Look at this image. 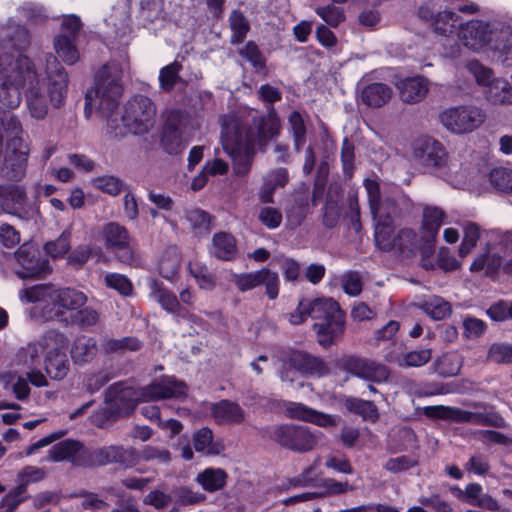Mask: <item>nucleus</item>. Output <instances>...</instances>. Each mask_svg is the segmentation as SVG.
I'll list each match as a JSON object with an SVG mask.
<instances>
[{"mask_svg":"<svg viewBox=\"0 0 512 512\" xmlns=\"http://www.w3.org/2000/svg\"><path fill=\"white\" fill-rule=\"evenodd\" d=\"M490 184L500 192H512V170L504 167H498L489 173Z\"/></svg>","mask_w":512,"mask_h":512,"instance_id":"09e8293b","label":"nucleus"},{"mask_svg":"<svg viewBox=\"0 0 512 512\" xmlns=\"http://www.w3.org/2000/svg\"><path fill=\"white\" fill-rule=\"evenodd\" d=\"M446 218L445 211L434 205H423L422 229L431 238H435Z\"/></svg>","mask_w":512,"mask_h":512,"instance_id":"473e14b6","label":"nucleus"},{"mask_svg":"<svg viewBox=\"0 0 512 512\" xmlns=\"http://www.w3.org/2000/svg\"><path fill=\"white\" fill-rule=\"evenodd\" d=\"M431 357L430 349L413 350L407 353L391 350L385 355V360L402 368H409L423 366L430 361Z\"/></svg>","mask_w":512,"mask_h":512,"instance_id":"c85d7f7f","label":"nucleus"},{"mask_svg":"<svg viewBox=\"0 0 512 512\" xmlns=\"http://www.w3.org/2000/svg\"><path fill=\"white\" fill-rule=\"evenodd\" d=\"M423 414L428 418L449 420L456 423H471L496 428L505 427L504 419L493 412H470L457 407L437 405L424 407Z\"/></svg>","mask_w":512,"mask_h":512,"instance_id":"423d86ee","label":"nucleus"},{"mask_svg":"<svg viewBox=\"0 0 512 512\" xmlns=\"http://www.w3.org/2000/svg\"><path fill=\"white\" fill-rule=\"evenodd\" d=\"M86 301L87 297L81 291L72 288L54 289L52 303L58 309L52 312L48 307H45L43 309V315L47 319H56L69 325V321L64 317V312L61 309L77 310L82 307Z\"/></svg>","mask_w":512,"mask_h":512,"instance_id":"dca6fc26","label":"nucleus"},{"mask_svg":"<svg viewBox=\"0 0 512 512\" xmlns=\"http://www.w3.org/2000/svg\"><path fill=\"white\" fill-rule=\"evenodd\" d=\"M139 462L136 449L125 448L121 445L104 446L89 451V466H105L108 464H119L123 468H131Z\"/></svg>","mask_w":512,"mask_h":512,"instance_id":"f8f14e48","label":"nucleus"},{"mask_svg":"<svg viewBox=\"0 0 512 512\" xmlns=\"http://www.w3.org/2000/svg\"><path fill=\"white\" fill-rule=\"evenodd\" d=\"M221 139L228 154L232 157L240 155L247 141L246 125L236 115L223 116Z\"/></svg>","mask_w":512,"mask_h":512,"instance_id":"2eb2a0df","label":"nucleus"},{"mask_svg":"<svg viewBox=\"0 0 512 512\" xmlns=\"http://www.w3.org/2000/svg\"><path fill=\"white\" fill-rule=\"evenodd\" d=\"M466 67L478 84L489 87L494 82L491 69L484 67L477 60L469 61Z\"/></svg>","mask_w":512,"mask_h":512,"instance_id":"774afa93","label":"nucleus"},{"mask_svg":"<svg viewBox=\"0 0 512 512\" xmlns=\"http://www.w3.org/2000/svg\"><path fill=\"white\" fill-rule=\"evenodd\" d=\"M310 318L320 320L313 325L318 336V343L330 347L344 330L345 314L339 304L331 298L309 300Z\"/></svg>","mask_w":512,"mask_h":512,"instance_id":"20e7f679","label":"nucleus"},{"mask_svg":"<svg viewBox=\"0 0 512 512\" xmlns=\"http://www.w3.org/2000/svg\"><path fill=\"white\" fill-rule=\"evenodd\" d=\"M417 14L421 20L430 25L435 34L443 37L458 35V31L463 23L456 12L444 10L435 13L428 5L420 6Z\"/></svg>","mask_w":512,"mask_h":512,"instance_id":"ddd939ff","label":"nucleus"},{"mask_svg":"<svg viewBox=\"0 0 512 512\" xmlns=\"http://www.w3.org/2000/svg\"><path fill=\"white\" fill-rule=\"evenodd\" d=\"M230 28L233 31L231 43H241L246 37L250 25L244 15L239 11H233L229 17Z\"/></svg>","mask_w":512,"mask_h":512,"instance_id":"3c124183","label":"nucleus"},{"mask_svg":"<svg viewBox=\"0 0 512 512\" xmlns=\"http://www.w3.org/2000/svg\"><path fill=\"white\" fill-rule=\"evenodd\" d=\"M288 123L294 140V148L299 152L306 141V127L303 117L298 111H293L289 115Z\"/></svg>","mask_w":512,"mask_h":512,"instance_id":"8fccbe9b","label":"nucleus"},{"mask_svg":"<svg viewBox=\"0 0 512 512\" xmlns=\"http://www.w3.org/2000/svg\"><path fill=\"white\" fill-rule=\"evenodd\" d=\"M492 21L487 22L480 19H473L462 23L461 29L458 31V38L464 46L479 51L483 47L489 45L491 41Z\"/></svg>","mask_w":512,"mask_h":512,"instance_id":"a211bd4d","label":"nucleus"},{"mask_svg":"<svg viewBox=\"0 0 512 512\" xmlns=\"http://www.w3.org/2000/svg\"><path fill=\"white\" fill-rule=\"evenodd\" d=\"M187 220L196 234L207 233L211 229V216L203 210L193 209L189 211Z\"/></svg>","mask_w":512,"mask_h":512,"instance_id":"e2e57ef3","label":"nucleus"},{"mask_svg":"<svg viewBox=\"0 0 512 512\" xmlns=\"http://www.w3.org/2000/svg\"><path fill=\"white\" fill-rule=\"evenodd\" d=\"M112 252L114 253L115 258L123 264L138 267L142 263L141 256L132 246V242L125 243L114 249Z\"/></svg>","mask_w":512,"mask_h":512,"instance_id":"bf43d9fd","label":"nucleus"},{"mask_svg":"<svg viewBox=\"0 0 512 512\" xmlns=\"http://www.w3.org/2000/svg\"><path fill=\"white\" fill-rule=\"evenodd\" d=\"M438 119L447 130L462 134L478 128L484 122L485 114L478 107L463 105L445 109Z\"/></svg>","mask_w":512,"mask_h":512,"instance_id":"9d476101","label":"nucleus"},{"mask_svg":"<svg viewBox=\"0 0 512 512\" xmlns=\"http://www.w3.org/2000/svg\"><path fill=\"white\" fill-rule=\"evenodd\" d=\"M211 253L221 260H231L236 254L234 237L225 232L214 235Z\"/></svg>","mask_w":512,"mask_h":512,"instance_id":"72a5a7b5","label":"nucleus"},{"mask_svg":"<svg viewBox=\"0 0 512 512\" xmlns=\"http://www.w3.org/2000/svg\"><path fill=\"white\" fill-rule=\"evenodd\" d=\"M345 406L349 411L362 416L365 420L375 422L379 417L377 407L372 401L347 398Z\"/></svg>","mask_w":512,"mask_h":512,"instance_id":"79ce46f5","label":"nucleus"},{"mask_svg":"<svg viewBox=\"0 0 512 512\" xmlns=\"http://www.w3.org/2000/svg\"><path fill=\"white\" fill-rule=\"evenodd\" d=\"M463 329V336L466 339H477L484 335L487 329V325L481 319L467 316L463 320Z\"/></svg>","mask_w":512,"mask_h":512,"instance_id":"338daca9","label":"nucleus"},{"mask_svg":"<svg viewBox=\"0 0 512 512\" xmlns=\"http://www.w3.org/2000/svg\"><path fill=\"white\" fill-rule=\"evenodd\" d=\"M462 365L460 357L455 353H446L437 358L433 368L441 377H452L459 373Z\"/></svg>","mask_w":512,"mask_h":512,"instance_id":"e433bc0d","label":"nucleus"},{"mask_svg":"<svg viewBox=\"0 0 512 512\" xmlns=\"http://www.w3.org/2000/svg\"><path fill=\"white\" fill-rule=\"evenodd\" d=\"M27 498L28 496L24 487L16 486L2 498L0 512H14Z\"/></svg>","mask_w":512,"mask_h":512,"instance_id":"6e6d98bb","label":"nucleus"},{"mask_svg":"<svg viewBox=\"0 0 512 512\" xmlns=\"http://www.w3.org/2000/svg\"><path fill=\"white\" fill-rule=\"evenodd\" d=\"M43 341L47 348L45 371L52 379L61 380L66 377L70 368L65 352L68 339L63 333L50 330L45 334Z\"/></svg>","mask_w":512,"mask_h":512,"instance_id":"6e6552de","label":"nucleus"},{"mask_svg":"<svg viewBox=\"0 0 512 512\" xmlns=\"http://www.w3.org/2000/svg\"><path fill=\"white\" fill-rule=\"evenodd\" d=\"M185 383L173 378H163L153 382L140 391L118 382L110 385L105 391L104 417L114 420L133 412L139 401H157L166 398H179L186 395Z\"/></svg>","mask_w":512,"mask_h":512,"instance_id":"7ed1b4c3","label":"nucleus"},{"mask_svg":"<svg viewBox=\"0 0 512 512\" xmlns=\"http://www.w3.org/2000/svg\"><path fill=\"white\" fill-rule=\"evenodd\" d=\"M371 214L376 221H391L399 214L396 201L391 197L379 200L376 205L370 208Z\"/></svg>","mask_w":512,"mask_h":512,"instance_id":"a18cd8bd","label":"nucleus"},{"mask_svg":"<svg viewBox=\"0 0 512 512\" xmlns=\"http://www.w3.org/2000/svg\"><path fill=\"white\" fill-rule=\"evenodd\" d=\"M489 46L498 52V60L504 66L512 65V26L501 21H492Z\"/></svg>","mask_w":512,"mask_h":512,"instance_id":"aec40b11","label":"nucleus"},{"mask_svg":"<svg viewBox=\"0 0 512 512\" xmlns=\"http://www.w3.org/2000/svg\"><path fill=\"white\" fill-rule=\"evenodd\" d=\"M344 368L358 378L375 383L385 382L390 375L385 365L366 358L349 357L344 361Z\"/></svg>","mask_w":512,"mask_h":512,"instance_id":"6ab92c4d","label":"nucleus"},{"mask_svg":"<svg viewBox=\"0 0 512 512\" xmlns=\"http://www.w3.org/2000/svg\"><path fill=\"white\" fill-rule=\"evenodd\" d=\"M193 445L197 452L205 455H219L224 451L223 443L213 440V432L208 427H203L194 433Z\"/></svg>","mask_w":512,"mask_h":512,"instance_id":"2f4dec72","label":"nucleus"},{"mask_svg":"<svg viewBox=\"0 0 512 512\" xmlns=\"http://www.w3.org/2000/svg\"><path fill=\"white\" fill-rule=\"evenodd\" d=\"M414 158L428 168L442 167L446 164L447 153L442 144L432 138L420 140L414 148Z\"/></svg>","mask_w":512,"mask_h":512,"instance_id":"4be33fe9","label":"nucleus"},{"mask_svg":"<svg viewBox=\"0 0 512 512\" xmlns=\"http://www.w3.org/2000/svg\"><path fill=\"white\" fill-rule=\"evenodd\" d=\"M211 413L218 424H240L245 420V412L239 404L230 400L214 403Z\"/></svg>","mask_w":512,"mask_h":512,"instance_id":"bb28decb","label":"nucleus"},{"mask_svg":"<svg viewBox=\"0 0 512 512\" xmlns=\"http://www.w3.org/2000/svg\"><path fill=\"white\" fill-rule=\"evenodd\" d=\"M54 287L50 284L35 285L19 292V298L24 303L50 301L52 303Z\"/></svg>","mask_w":512,"mask_h":512,"instance_id":"ea45409f","label":"nucleus"},{"mask_svg":"<svg viewBox=\"0 0 512 512\" xmlns=\"http://www.w3.org/2000/svg\"><path fill=\"white\" fill-rule=\"evenodd\" d=\"M48 459L54 462L68 460L75 466L88 467L89 450L79 441L65 440L49 450Z\"/></svg>","mask_w":512,"mask_h":512,"instance_id":"412c9836","label":"nucleus"},{"mask_svg":"<svg viewBox=\"0 0 512 512\" xmlns=\"http://www.w3.org/2000/svg\"><path fill=\"white\" fill-rule=\"evenodd\" d=\"M181 69L182 65L174 61L160 70L159 85L163 91L170 92L173 90L175 85L181 80L179 75Z\"/></svg>","mask_w":512,"mask_h":512,"instance_id":"de8ad7c7","label":"nucleus"},{"mask_svg":"<svg viewBox=\"0 0 512 512\" xmlns=\"http://www.w3.org/2000/svg\"><path fill=\"white\" fill-rule=\"evenodd\" d=\"M15 258L22 267L17 275L22 278H40L50 272L47 260H41L38 249L30 243H24L15 252Z\"/></svg>","mask_w":512,"mask_h":512,"instance_id":"f3484780","label":"nucleus"},{"mask_svg":"<svg viewBox=\"0 0 512 512\" xmlns=\"http://www.w3.org/2000/svg\"><path fill=\"white\" fill-rule=\"evenodd\" d=\"M190 272L201 289L212 290L216 286V276L206 266L194 265Z\"/></svg>","mask_w":512,"mask_h":512,"instance_id":"69168bd1","label":"nucleus"},{"mask_svg":"<svg viewBox=\"0 0 512 512\" xmlns=\"http://www.w3.org/2000/svg\"><path fill=\"white\" fill-rule=\"evenodd\" d=\"M391 221H376L375 242L382 251H391L395 248L396 235Z\"/></svg>","mask_w":512,"mask_h":512,"instance_id":"4c0bfd02","label":"nucleus"},{"mask_svg":"<svg viewBox=\"0 0 512 512\" xmlns=\"http://www.w3.org/2000/svg\"><path fill=\"white\" fill-rule=\"evenodd\" d=\"M263 435L280 446L298 453L312 451L323 438V433L320 431H312L308 427L292 424L268 427Z\"/></svg>","mask_w":512,"mask_h":512,"instance_id":"39448f33","label":"nucleus"},{"mask_svg":"<svg viewBox=\"0 0 512 512\" xmlns=\"http://www.w3.org/2000/svg\"><path fill=\"white\" fill-rule=\"evenodd\" d=\"M154 298L170 313L181 315L184 311L174 293L158 286L153 290Z\"/></svg>","mask_w":512,"mask_h":512,"instance_id":"864d4df0","label":"nucleus"},{"mask_svg":"<svg viewBox=\"0 0 512 512\" xmlns=\"http://www.w3.org/2000/svg\"><path fill=\"white\" fill-rule=\"evenodd\" d=\"M162 119L160 146L168 154L178 155L186 146L184 133L188 125V116L181 110L170 109L163 112Z\"/></svg>","mask_w":512,"mask_h":512,"instance_id":"0eeeda50","label":"nucleus"},{"mask_svg":"<svg viewBox=\"0 0 512 512\" xmlns=\"http://www.w3.org/2000/svg\"><path fill=\"white\" fill-rule=\"evenodd\" d=\"M393 90L385 83L374 82L362 87L360 100L363 104L371 108H381L385 106L392 98Z\"/></svg>","mask_w":512,"mask_h":512,"instance_id":"393cba45","label":"nucleus"},{"mask_svg":"<svg viewBox=\"0 0 512 512\" xmlns=\"http://www.w3.org/2000/svg\"><path fill=\"white\" fill-rule=\"evenodd\" d=\"M418 247V239L416 233L410 228L399 230L396 235L395 248L403 256L412 255Z\"/></svg>","mask_w":512,"mask_h":512,"instance_id":"c03bdc74","label":"nucleus"},{"mask_svg":"<svg viewBox=\"0 0 512 512\" xmlns=\"http://www.w3.org/2000/svg\"><path fill=\"white\" fill-rule=\"evenodd\" d=\"M226 478L227 474L224 470L208 468L197 476V481L205 490L214 492L224 487Z\"/></svg>","mask_w":512,"mask_h":512,"instance_id":"58836bf2","label":"nucleus"},{"mask_svg":"<svg viewBox=\"0 0 512 512\" xmlns=\"http://www.w3.org/2000/svg\"><path fill=\"white\" fill-rule=\"evenodd\" d=\"M259 282L265 287V294L269 299L274 300L278 297L280 280L276 272L267 268L261 269Z\"/></svg>","mask_w":512,"mask_h":512,"instance_id":"052dcab7","label":"nucleus"},{"mask_svg":"<svg viewBox=\"0 0 512 512\" xmlns=\"http://www.w3.org/2000/svg\"><path fill=\"white\" fill-rule=\"evenodd\" d=\"M30 115L44 119L50 108L60 109L65 105L69 76L55 55L45 56V77L40 78L32 61L21 52L0 55V103L9 109L20 105L22 88Z\"/></svg>","mask_w":512,"mask_h":512,"instance_id":"f257e3e1","label":"nucleus"},{"mask_svg":"<svg viewBox=\"0 0 512 512\" xmlns=\"http://www.w3.org/2000/svg\"><path fill=\"white\" fill-rule=\"evenodd\" d=\"M278 359L283 365H289L302 374L324 376L329 373L327 364L319 357L301 350H282Z\"/></svg>","mask_w":512,"mask_h":512,"instance_id":"4468645a","label":"nucleus"},{"mask_svg":"<svg viewBox=\"0 0 512 512\" xmlns=\"http://www.w3.org/2000/svg\"><path fill=\"white\" fill-rule=\"evenodd\" d=\"M486 95L493 104H512V87L505 81L493 82L488 87Z\"/></svg>","mask_w":512,"mask_h":512,"instance_id":"49530a36","label":"nucleus"},{"mask_svg":"<svg viewBox=\"0 0 512 512\" xmlns=\"http://www.w3.org/2000/svg\"><path fill=\"white\" fill-rule=\"evenodd\" d=\"M1 379L5 387L9 385L11 386V389L18 400H25L28 398L30 394V387L26 378L8 373L6 375H2Z\"/></svg>","mask_w":512,"mask_h":512,"instance_id":"603ef678","label":"nucleus"},{"mask_svg":"<svg viewBox=\"0 0 512 512\" xmlns=\"http://www.w3.org/2000/svg\"><path fill=\"white\" fill-rule=\"evenodd\" d=\"M286 412L288 417L292 419L310 422L322 428L336 427L339 422L338 416L325 414L302 403H291Z\"/></svg>","mask_w":512,"mask_h":512,"instance_id":"5701e85b","label":"nucleus"},{"mask_svg":"<svg viewBox=\"0 0 512 512\" xmlns=\"http://www.w3.org/2000/svg\"><path fill=\"white\" fill-rule=\"evenodd\" d=\"M181 265V255L176 248L167 249L160 258V274L167 279L177 275Z\"/></svg>","mask_w":512,"mask_h":512,"instance_id":"a19ab883","label":"nucleus"},{"mask_svg":"<svg viewBox=\"0 0 512 512\" xmlns=\"http://www.w3.org/2000/svg\"><path fill=\"white\" fill-rule=\"evenodd\" d=\"M239 54L251 63L256 72L265 71V58L254 42H248L239 50Z\"/></svg>","mask_w":512,"mask_h":512,"instance_id":"680f3d73","label":"nucleus"},{"mask_svg":"<svg viewBox=\"0 0 512 512\" xmlns=\"http://www.w3.org/2000/svg\"><path fill=\"white\" fill-rule=\"evenodd\" d=\"M123 73V65L115 61L99 69L95 76L94 87L85 95V114L89 117L93 111H96L106 117L108 125L115 131V136H122L127 132L143 135L153 127L156 116V106L149 97L136 95L127 102L121 117L125 130L118 129L115 125L116 119L112 118L123 91Z\"/></svg>","mask_w":512,"mask_h":512,"instance_id":"f03ea898","label":"nucleus"},{"mask_svg":"<svg viewBox=\"0 0 512 512\" xmlns=\"http://www.w3.org/2000/svg\"><path fill=\"white\" fill-rule=\"evenodd\" d=\"M100 320L99 312L92 307H85L76 311L69 321V324H74L82 329L95 326Z\"/></svg>","mask_w":512,"mask_h":512,"instance_id":"5fc2aeb1","label":"nucleus"},{"mask_svg":"<svg viewBox=\"0 0 512 512\" xmlns=\"http://www.w3.org/2000/svg\"><path fill=\"white\" fill-rule=\"evenodd\" d=\"M421 308L435 320L445 319L452 312L450 303L439 296L431 297L421 305Z\"/></svg>","mask_w":512,"mask_h":512,"instance_id":"37998d69","label":"nucleus"},{"mask_svg":"<svg viewBox=\"0 0 512 512\" xmlns=\"http://www.w3.org/2000/svg\"><path fill=\"white\" fill-rule=\"evenodd\" d=\"M139 460L144 461H157L160 464H167L171 461V453L168 449L146 445L138 453Z\"/></svg>","mask_w":512,"mask_h":512,"instance_id":"0e129e2a","label":"nucleus"},{"mask_svg":"<svg viewBox=\"0 0 512 512\" xmlns=\"http://www.w3.org/2000/svg\"><path fill=\"white\" fill-rule=\"evenodd\" d=\"M464 237L463 241L459 247V255L461 257H466L471 250L476 246L479 240V227L472 222H468L464 225Z\"/></svg>","mask_w":512,"mask_h":512,"instance_id":"4d7b16f0","label":"nucleus"},{"mask_svg":"<svg viewBox=\"0 0 512 512\" xmlns=\"http://www.w3.org/2000/svg\"><path fill=\"white\" fill-rule=\"evenodd\" d=\"M340 187L338 185H330L322 222L327 228H333L337 225L340 218L341 210L338 200L334 199V195L338 196Z\"/></svg>","mask_w":512,"mask_h":512,"instance_id":"c9c22d12","label":"nucleus"},{"mask_svg":"<svg viewBox=\"0 0 512 512\" xmlns=\"http://www.w3.org/2000/svg\"><path fill=\"white\" fill-rule=\"evenodd\" d=\"M82 23L78 16L64 17L60 33L54 38L53 46L58 57L67 65H73L80 59L77 40Z\"/></svg>","mask_w":512,"mask_h":512,"instance_id":"9b49d317","label":"nucleus"},{"mask_svg":"<svg viewBox=\"0 0 512 512\" xmlns=\"http://www.w3.org/2000/svg\"><path fill=\"white\" fill-rule=\"evenodd\" d=\"M289 181V175L286 168H277L269 171L265 177L263 185L258 193L261 203H273V194L276 189L283 188Z\"/></svg>","mask_w":512,"mask_h":512,"instance_id":"cd10ccee","label":"nucleus"},{"mask_svg":"<svg viewBox=\"0 0 512 512\" xmlns=\"http://www.w3.org/2000/svg\"><path fill=\"white\" fill-rule=\"evenodd\" d=\"M140 348L141 342L135 337H124L121 339L105 337L101 341V349L105 354L137 351Z\"/></svg>","mask_w":512,"mask_h":512,"instance_id":"f704fd0d","label":"nucleus"},{"mask_svg":"<svg viewBox=\"0 0 512 512\" xmlns=\"http://www.w3.org/2000/svg\"><path fill=\"white\" fill-rule=\"evenodd\" d=\"M280 119L273 107L268 109V114L261 119L259 131L263 138H272L279 133Z\"/></svg>","mask_w":512,"mask_h":512,"instance_id":"13d9d810","label":"nucleus"},{"mask_svg":"<svg viewBox=\"0 0 512 512\" xmlns=\"http://www.w3.org/2000/svg\"><path fill=\"white\" fill-rule=\"evenodd\" d=\"M397 88L401 100L407 104L422 101L429 91V81L422 76L405 78L398 82Z\"/></svg>","mask_w":512,"mask_h":512,"instance_id":"b1692460","label":"nucleus"},{"mask_svg":"<svg viewBox=\"0 0 512 512\" xmlns=\"http://www.w3.org/2000/svg\"><path fill=\"white\" fill-rule=\"evenodd\" d=\"M0 199L5 213L19 215L26 203V192L18 185H0Z\"/></svg>","mask_w":512,"mask_h":512,"instance_id":"a878e982","label":"nucleus"},{"mask_svg":"<svg viewBox=\"0 0 512 512\" xmlns=\"http://www.w3.org/2000/svg\"><path fill=\"white\" fill-rule=\"evenodd\" d=\"M70 353L75 364L81 365L90 362L97 354L96 340L81 335L74 340Z\"/></svg>","mask_w":512,"mask_h":512,"instance_id":"c756f323","label":"nucleus"},{"mask_svg":"<svg viewBox=\"0 0 512 512\" xmlns=\"http://www.w3.org/2000/svg\"><path fill=\"white\" fill-rule=\"evenodd\" d=\"M29 147L22 137L7 140L3 159L0 160V177L10 181L21 180L26 173Z\"/></svg>","mask_w":512,"mask_h":512,"instance_id":"1a4fd4ad","label":"nucleus"},{"mask_svg":"<svg viewBox=\"0 0 512 512\" xmlns=\"http://www.w3.org/2000/svg\"><path fill=\"white\" fill-rule=\"evenodd\" d=\"M102 238L106 249L113 251L125 243L132 242L127 228L117 222H109L102 228Z\"/></svg>","mask_w":512,"mask_h":512,"instance_id":"7c9ffc66","label":"nucleus"}]
</instances>
